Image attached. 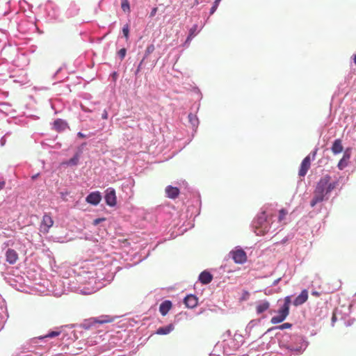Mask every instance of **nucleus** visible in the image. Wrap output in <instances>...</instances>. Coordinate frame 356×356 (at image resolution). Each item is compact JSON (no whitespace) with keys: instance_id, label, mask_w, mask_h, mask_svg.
Returning a JSON list of instances; mask_svg holds the SVG:
<instances>
[{"instance_id":"obj_19","label":"nucleus","mask_w":356,"mask_h":356,"mask_svg":"<svg viewBox=\"0 0 356 356\" xmlns=\"http://www.w3.org/2000/svg\"><path fill=\"white\" fill-rule=\"evenodd\" d=\"M175 327L172 324H170L165 327H161L157 329L156 334L159 335H165L171 332Z\"/></svg>"},{"instance_id":"obj_29","label":"nucleus","mask_w":356,"mask_h":356,"mask_svg":"<svg viewBox=\"0 0 356 356\" xmlns=\"http://www.w3.org/2000/svg\"><path fill=\"white\" fill-rule=\"evenodd\" d=\"M78 161H79V156L76 155L75 156H74L73 158H72L70 160L69 163L76 165V164H77Z\"/></svg>"},{"instance_id":"obj_20","label":"nucleus","mask_w":356,"mask_h":356,"mask_svg":"<svg viewBox=\"0 0 356 356\" xmlns=\"http://www.w3.org/2000/svg\"><path fill=\"white\" fill-rule=\"evenodd\" d=\"M197 25L195 24L193 25L189 30V34L185 41L186 44H189L192 39L197 34Z\"/></svg>"},{"instance_id":"obj_12","label":"nucleus","mask_w":356,"mask_h":356,"mask_svg":"<svg viewBox=\"0 0 356 356\" xmlns=\"http://www.w3.org/2000/svg\"><path fill=\"white\" fill-rule=\"evenodd\" d=\"M308 299V292L306 289L301 291L300 294L293 301L295 306H299L305 303Z\"/></svg>"},{"instance_id":"obj_26","label":"nucleus","mask_w":356,"mask_h":356,"mask_svg":"<svg viewBox=\"0 0 356 356\" xmlns=\"http://www.w3.org/2000/svg\"><path fill=\"white\" fill-rule=\"evenodd\" d=\"M155 49V47H154V44H150L149 46H147V47L146 48V50H145V57H147L149 54H151Z\"/></svg>"},{"instance_id":"obj_9","label":"nucleus","mask_w":356,"mask_h":356,"mask_svg":"<svg viewBox=\"0 0 356 356\" xmlns=\"http://www.w3.org/2000/svg\"><path fill=\"white\" fill-rule=\"evenodd\" d=\"M6 259L8 264L13 265L17 261L19 256L15 250L8 248L6 252Z\"/></svg>"},{"instance_id":"obj_42","label":"nucleus","mask_w":356,"mask_h":356,"mask_svg":"<svg viewBox=\"0 0 356 356\" xmlns=\"http://www.w3.org/2000/svg\"><path fill=\"white\" fill-rule=\"evenodd\" d=\"M355 63L356 64V55H355Z\"/></svg>"},{"instance_id":"obj_15","label":"nucleus","mask_w":356,"mask_h":356,"mask_svg":"<svg viewBox=\"0 0 356 356\" xmlns=\"http://www.w3.org/2000/svg\"><path fill=\"white\" fill-rule=\"evenodd\" d=\"M213 279V275L206 270L202 272L199 276V280L201 283L203 284H209Z\"/></svg>"},{"instance_id":"obj_10","label":"nucleus","mask_w":356,"mask_h":356,"mask_svg":"<svg viewBox=\"0 0 356 356\" xmlns=\"http://www.w3.org/2000/svg\"><path fill=\"white\" fill-rule=\"evenodd\" d=\"M101 200L102 195L99 191L92 192L86 197V202L92 205H97Z\"/></svg>"},{"instance_id":"obj_33","label":"nucleus","mask_w":356,"mask_h":356,"mask_svg":"<svg viewBox=\"0 0 356 356\" xmlns=\"http://www.w3.org/2000/svg\"><path fill=\"white\" fill-rule=\"evenodd\" d=\"M218 6V4H216V3H214L213 6L211 8L210 13L213 14L216 10Z\"/></svg>"},{"instance_id":"obj_1","label":"nucleus","mask_w":356,"mask_h":356,"mask_svg":"<svg viewBox=\"0 0 356 356\" xmlns=\"http://www.w3.org/2000/svg\"><path fill=\"white\" fill-rule=\"evenodd\" d=\"M254 223V232L258 236L265 235L270 231V225L267 220L265 211L262 212L257 218Z\"/></svg>"},{"instance_id":"obj_3","label":"nucleus","mask_w":356,"mask_h":356,"mask_svg":"<svg viewBox=\"0 0 356 356\" xmlns=\"http://www.w3.org/2000/svg\"><path fill=\"white\" fill-rule=\"evenodd\" d=\"M54 225V220L50 214L45 213L40 225V232L43 234L49 232V229Z\"/></svg>"},{"instance_id":"obj_24","label":"nucleus","mask_w":356,"mask_h":356,"mask_svg":"<svg viewBox=\"0 0 356 356\" xmlns=\"http://www.w3.org/2000/svg\"><path fill=\"white\" fill-rule=\"evenodd\" d=\"M287 213H288V212L286 209H280L279 211V216H278L279 221L282 222L283 220H284Z\"/></svg>"},{"instance_id":"obj_40","label":"nucleus","mask_w":356,"mask_h":356,"mask_svg":"<svg viewBox=\"0 0 356 356\" xmlns=\"http://www.w3.org/2000/svg\"><path fill=\"white\" fill-rule=\"evenodd\" d=\"M332 321H335V316H332Z\"/></svg>"},{"instance_id":"obj_32","label":"nucleus","mask_w":356,"mask_h":356,"mask_svg":"<svg viewBox=\"0 0 356 356\" xmlns=\"http://www.w3.org/2000/svg\"><path fill=\"white\" fill-rule=\"evenodd\" d=\"M104 220H105V218H96L93 221V225H97L99 223H100L101 222H102Z\"/></svg>"},{"instance_id":"obj_16","label":"nucleus","mask_w":356,"mask_h":356,"mask_svg":"<svg viewBox=\"0 0 356 356\" xmlns=\"http://www.w3.org/2000/svg\"><path fill=\"white\" fill-rule=\"evenodd\" d=\"M184 303L188 308H194L197 305V298L193 295L187 296L184 298Z\"/></svg>"},{"instance_id":"obj_13","label":"nucleus","mask_w":356,"mask_h":356,"mask_svg":"<svg viewBox=\"0 0 356 356\" xmlns=\"http://www.w3.org/2000/svg\"><path fill=\"white\" fill-rule=\"evenodd\" d=\"M166 195L170 199H175L179 195V189L177 187H173L172 186H168L165 189Z\"/></svg>"},{"instance_id":"obj_27","label":"nucleus","mask_w":356,"mask_h":356,"mask_svg":"<svg viewBox=\"0 0 356 356\" xmlns=\"http://www.w3.org/2000/svg\"><path fill=\"white\" fill-rule=\"evenodd\" d=\"M291 327H292V324H291L289 323H283L280 325L275 327V328L278 329V330H284V329H289Z\"/></svg>"},{"instance_id":"obj_34","label":"nucleus","mask_w":356,"mask_h":356,"mask_svg":"<svg viewBox=\"0 0 356 356\" xmlns=\"http://www.w3.org/2000/svg\"><path fill=\"white\" fill-rule=\"evenodd\" d=\"M156 12H157V8H156V7H155V8H154L152 10V11H151V13H150V17H154V16L156 15Z\"/></svg>"},{"instance_id":"obj_43","label":"nucleus","mask_w":356,"mask_h":356,"mask_svg":"<svg viewBox=\"0 0 356 356\" xmlns=\"http://www.w3.org/2000/svg\"><path fill=\"white\" fill-rule=\"evenodd\" d=\"M188 117L191 118L192 117V115L191 114L188 115Z\"/></svg>"},{"instance_id":"obj_17","label":"nucleus","mask_w":356,"mask_h":356,"mask_svg":"<svg viewBox=\"0 0 356 356\" xmlns=\"http://www.w3.org/2000/svg\"><path fill=\"white\" fill-rule=\"evenodd\" d=\"M332 152L334 154H339L341 153L343 149V145L341 143V140L340 139H337L334 141L332 146Z\"/></svg>"},{"instance_id":"obj_23","label":"nucleus","mask_w":356,"mask_h":356,"mask_svg":"<svg viewBox=\"0 0 356 356\" xmlns=\"http://www.w3.org/2000/svg\"><path fill=\"white\" fill-rule=\"evenodd\" d=\"M121 8L124 12H130V5L128 0H121Z\"/></svg>"},{"instance_id":"obj_21","label":"nucleus","mask_w":356,"mask_h":356,"mask_svg":"<svg viewBox=\"0 0 356 356\" xmlns=\"http://www.w3.org/2000/svg\"><path fill=\"white\" fill-rule=\"evenodd\" d=\"M350 159V154L348 153H345L342 157V159L339 161L338 163V168L340 170H343L348 165V161Z\"/></svg>"},{"instance_id":"obj_25","label":"nucleus","mask_w":356,"mask_h":356,"mask_svg":"<svg viewBox=\"0 0 356 356\" xmlns=\"http://www.w3.org/2000/svg\"><path fill=\"white\" fill-rule=\"evenodd\" d=\"M290 304H291V297L290 296H286L284 298V305L281 307L289 310Z\"/></svg>"},{"instance_id":"obj_22","label":"nucleus","mask_w":356,"mask_h":356,"mask_svg":"<svg viewBox=\"0 0 356 356\" xmlns=\"http://www.w3.org/2000/svg\"><path fill=\"white\" fill-rule=\"evenodd\" d=\"M65 123L60 119H58L54 122V127L56 131H61L65 129Z\"/></svg>"},{"instance_id":"obj_18","label":"nucleus","mask_w":356,"mask_h":356,"mask_svg":"<svg viewBox=\"0 0 356 356\" xmlns=\"http://www.w3.org/2000/svg\"><path fill=\"white\" fill-rule=\"evenodd\" d=\"M270 307V303L267 300H264L259 302L256 307V311L258 314H260L265 311L268 310Z\"/></svg>"},{"instance_id":"obj_11","label":"nucleus","mask_w":356,"mask_h":356,"mask_svg":"<svg viewBox=\"0 0 356 356\" xmlns=\"http://www.w3.org/2000/svg\"><path fill=\"white\" fill-rule=\"evenodd\" d=\"M113 321V318L112 316H108V315L102 316L99 318H91L89 319V322L91 325L94 324V323H99V324L108 323H111Z\"/></svg>"},{"instance_id":"obj_7","label":"nucleus","mask_w":356,"mask_h":356,"mask_svg":"<svg viewBox=\"0 0 356 356\" xmlns=\"http://www.w3.org/2000/svg\"><path fill=\"white\" fill-rule=\"evenodd\" d=\"M311 165L310 155L307 156L301 163L298 175L300 177H305Z\"/></svg>"},{"instance_id":"obj_30","label":"nucleus","mask_w":356,"mask_h":356,"mask_svg":"<svg viewBox=\"0 0 356 356\" xmlns=\"http://www.w3.org/2000/svg\"><path fill=\"white\" fill-rule=\"evenodd\" d=\"M126 52H127V51H126V49L124 48L121 49L118 51V54H119V56H120L121 59H123L125 57Z\"/></svg>"},{"instance_id":"obj_31","label":"nucleus","mask_w":356,"mask_h":356,"mask_svg":"<svg viewBox=\"0 0 356 356\" xmlns=\"http://www.w3.org/2000/svg\"><path fill=\"white\" fill-rule=\"evenodd\" d=\"M59 334L60 332H51L48 334H47L45 337L53 338L59 335Z\"/></svg>"},{"instance_id":"obj_41","label":"nucleus","mask_w":356,"mask_h":356,"mask_svg":"<svg viewBox=\"0 0 356 356\" xmlns=\"http://www.w3.org/2000/svg\"><path fill=\"white\" fill-rule=\"evenodd\" d=\"M315 155H316V152H314L313 153V158L315 156Z\"/></svg>"},{"instance_id":"obj_36","label":"nucleus","mask_w":356,"mask_h":356,"mask_svg":"<svg viewBox=\"0 0 356 356\" xmlns=\"http://www.w3.org/2000/svg\"><path fill=\"white\" fill-rule=\"evenodd\" d=\"M312 295L316 297H319L321 296V293L318 291H314L312 292Z\"/></svg>"},{"instance_id":"obj_8","label":"nucleus","mask_w":356,"mask_h":356,"mask_svg":"<svg viewBox=\"0 0 356 356\" xmlns=\"http://www.w3.org/2000/svg\"><path fill=\"white\" fill-rule=\"evenodd\" d=\"M326 195L315 188L312 200L310 202V205L314 207L318 203L323 202L325 200Z\"/></svg>"},{"instance_id":"obj_38","label":"nucleus","mask_w":356,"mask_h":356,"mask_svg":"<svg viewBox=\"0 0 356 356\" xmlns=\"http://www.w3.org/2000/svg\"><path fill=\"white\" fill-rule=\"evenodd\" d=\"M220 1L221 0H215L214 3H216V4H219Z\"/></svg>"},{"instance_id":"obj_35","label":"nucleus","mask_w":356,"mask_h":356,"mask_svg":"<svg viewBox=\"0 0 356 356\" xmlns=\"http://www.w3.org/2000/svg\"><path fill=\"white\" fill-rule=\"evenodd\" d=\"M102 118L104 120H106L108 118V113L106 111H104L102 113Z\"/></svg>"},{"instance_id":"obj_14","label":"nucleus","mask_w":356,"mask_h":356,"mask_svg":"<svg viewBox=\"0 0 356 356\" xmlns=\"http://www.w3.org/2000/svg\"><path fill=\"white\" fill-rule=\"evenodd\" d=\"M172 302L170 300L163 301L159 306V312L162 316H165L172 308Z\"/></svg>"},{"instance_id":"obj_39","label":"nucleus","mask_w":356,"mask_h":356,"mask_svg":"<svg viewBox=\"0 0 356 356\" xmlns=\"http://www.w3.org/2000/svg\"><path fill=\"white\" fill-rule=\"evenodd\" d=\"M78 135H79L80 137H82V138L83 137V135L81 132H79V133L78 134Z\"/></svg>"},{"instance_id":"obj_28","label":"nucleus","mask_w":356,"mask_h":356,"mask_svg":"<svg viewBox=\"0 0 356 356\" xmlns=\"http://www.w3.org/2000/svg\"><path fill=\"white\" fill-rule=\"evenodd\" d=\"M122 33H123V35L125 37V38L127 40H128V38H129V25L128 24H125L123 26V28H122Z\"/></svg>"},{"instance_id":"obj_4","label":"nucleus","mask_w":356,"mask_h":356,"mask_svg":"<svg viewBox=\"0 0 356 356\" xmlns=\"http://www.w3.org/2000/svg\"><path fill=\"white\" fill-rule=\"evenodd\" d=\"M232 257L236 264H244L247 261V255L245 252L242 249L233 250L230 252Z\"/></svg>"},{"instance_id":"obj_37","label":"nucleus","mask_w":356,"mask_h":356,"mask_svg":"<svg viewBox=\"0 0 356 356\" xmlns=\"http://www.w3.org/2000/svg\"><path fill=\"white\" fill-rule=\"evenodd\" d=\"M4 186H5V182L3 181H0V190L3 188Z\"/></svg>"},{"instance_id":"obj_6","label":"nucleus","mask_w":356,"mask_h":356,"mask_svg":"<svg viewBox=\"0 0 356 356\" xmlns=\"http://www.w3.org/2000/svg\"><path fill=\"white\" fill-rule=\"evenodd\" d=\"M106 203L111 207H114L117 203L115 191L113 188H108L106 191L105 195Z\"/></svg>"},{"instance_id":"obj_2","label":"nucleus","mask_w":356,"mask_h":356,"mask_svg":"<svg viewBox=\"0 0 356 356\" xmlns=\"http://www.w3.org/2000/svg\"><path fill=\"white\" fill-rule=\"evenodd\" d=\"M330 180L331 177L330 175H326L323 176L318 181L316 188L320 191L324 193L325 195H327L338 185L337 181L331 182Z\"/></svg>"},{"instance_id":"obj_5","label":"nucleus","mask_w":356,"mask_h":356,"mask_svg":"<svg viewBox=\"0 0 356 356\" xmlns=\"http://www.w3.org/2000/svg\"><path fill=\"white\" fill-rule=\"evenodd\" d=\"M289 314V310L280 307L278 310V315L270 319L272 324H278L283 322Z\"/></svg>"}]
</instances>
